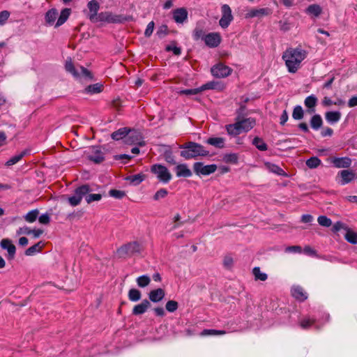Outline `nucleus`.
Here are the masks:
<instances>
[{
    "label": "nucleus",
    "instance_id": "dca6fc26",
    "mask_svg": "<svg viewBox=\"0 0 357 357\" xmlns=\"http://www.w3.org/2000/svg\"><path fill=\"white\" fill-rule=\"evenodd\" d=\"M87 6L89 10V19L91 22L96 23L98 16V11L100 8L99 3L96 0H91L88 3Z\"/></svg>",
    "mask_w": 357,
    "mask_h": 357
},
{
    "label": "nucleus",
    "instance_id": "774afa93",
    "mask_svg": "<svg viewBox=\"0 0 357 357\" xmlns=\"http://www.w3.org/2000/svg\"><path fill=\"white\" fill-rule=\"evenodd\" d=\"M302 251V248L301 246L298 245H292L289 246L285 248L286 252H298L301 253Z\"/></svg>",
    "mask_w": 357,
    "mask_h": 357
},
{
    "label": "nucleus",
    "instance_id": "393cba45",
    "mask_svg": "<svg viewBox=\"0 0 357 357\" xmlns=\"http://www.w3.org/2000/svg\"><path fill=\"white\" fill-rule=\"evenodd\" d=\"M225 86L222 82L216 81L208 82L202 86V91L208 89L222 91L225 89Z\"/></svg>",
    "mask_w": 357,
    "mask_h": 357
},
{
    "label": "nucleus",
    "instance_id": "3c124183",
    "mask_svg": "<svg viewBox=\"0 0 357 357\" xmlns=\"http://www.w3.org/2000/svg\"><path fill=\"white\" fill-rule=\"evenodd\" d=\"M38 215V211L37 209L29 211L24 217V220L28 222H33L36 220Z\"/></svg>",
    "mask_w": 357,
    "mask_h": 357
},
{
    "label": "nucleus",
    "instance_id": "de8ad7c7",
    "mask_svg": "<svg viewBox=\"0 0 357 357\" xmlns=\"http://www.w3.org/2000/svg\"><path fill=\"white\" fill-rule=\"evenodd\" d=\"M252 273L256 280L265 281L267 280V275L264 273H261L259 267H255L252 269Z\"/></svg>",
    "mask_w": 357,
    "mask_h": 357
},
{
    "label": "nucleus",
    "instance_id": "79ce46f5",
    "mask_svg": "<svg viewBox=\"0 0 357 357\" xmlns=\"http://www.w3.org/2000/svg\"><path fill=\"white\" fill-rule=\"evenodd\" d=\"M128 298L132 302H137L140 300L142 294L139 290L137 289H130L128 294Z\"/></svg>",
    "mask_w": 357,
    "mask_h": 357
},
{
    "label": "nucleus",
    "instance_id": "ea45409f",
    "mask_svg": "<svg viewBox=\"0 0 357 357\" xmlns=\"http://www.w3.org/2000/svg\"><path fill=\"white\" fill-rule=\"evenodd\" d=\"M145 179V175L144 174H137L135 175L129 176L126 178V180L130 181V183L137 185L141 183Z\"/></svg>",
    "mask_w": 357,
    "mask_h": 357
},
{
    "label": "nucleus",
    "instance_id": "ddd939ff",
    "mask_svg": "<svg viewBox=\"0 0 357 357\" xmlns=\"http://www.w3.org/2000/svg\"><path fill=\"white\" fill-rule=\"evenodd\" d=\"M125 143L128 144H137L140 146L145 145L139 132L129 129V132L125 139Z\"/></svg>",
    "mask_w": 357,
    "mask_h": 357
},
{
    "label": "nucleus",
    "instance_id": "e433bc0d",
    "mask_svg": "<svg viewBox=\"0 0 357 357\" xmlns=\"http://www.w3.org/2000/svg\"><path fill=\"white\" fill-rule=\"evenodd\" d=\"M43 245L44 243L42 241H39L38 243L26 249L25 251V255L26 256H32L34 254L40 252Z\"/></svg>",
    "mask_w": 357,
    "mask_h": 357
},
{
    "label": "nucleus",
    "instance_id": "f257e3e1",
    "mask_svg": "<svg viewBox=\"0 0 357 357\" xmlns=\"http://www.w3.org/2000/svg\"><path fill=\"white\" fill-rule=\"evenodd\" d=\"M306 56L307 52L301 47H289L284 52L282 59L285 61L288 71L295 73L300 68L301 62Z\"/></svg>",
    "mask_w": 357,
    "mask_h": 357
},
{
    "label": "nucleus",
    "instance_id": "1a4fd4ad",
    "mask_svg": "<svg viewBox=\"0 0 357 357\" xmlns=\"http://www.w3.org/2000/svg\"><path fill=\"white\" fill-rule=\"evenodd\" d=\"M357 178L356 173L351 169L340 171L336 176V180L341 185H344Z\"/></svg>",
    "mask_w": 357,
    "mask_h": 357
},
{
    "label": "nucleus",
    "instance_id": "c756f323",
    "mask_svg": "<svg viewBox=\"0 0 357 357\" xmlns=\"http://www.w3.org/2000/svg\"><path fill=\"white\" fill-rule=\"evenodd\" d=\"M292 296L297 300L303 301L307 299V294L304 291L303 289L299 286L294 287L291 289Z\"/></svg>",
    "mask_w": 357,
    "mask_h": 357
},
{
    "label": "nucleus",
    "instance_id": "8fccbe9b",
    "mask_svg": "<svg viewBox=\"0 0 357 357\" xmlns=\"http://www.w3.org/2000/svg\"><path fill=\"white\" fill-rule=\"evenodd\" d=\"M304 112L301 106L297 105L294 108L292 117L295 120H301L303 118Z\"/></svg>",
    "mask_w": 357,
    "mask_h": 357
},
{
    "label": "nucleus",
    "instance_id": "a19ab883",
    "mask_svg": "<svg viewBox=\"0 0 357 357\" xmlns=\"http://www.w3.org/2000/svg\"><path fill=\"white\" fill-rule=\"evenodd\" d=\"M252 144L259 151H266L268 149L267 144L264 142V140L259 137H255L252 140Z\"/></svg>",
    "mask_w": 357,
    "mask_h": 357
},
{
    "label": "nucleus",
    "instance_id": "4be33fe9",
    "mask_svg": "<svg viewBox=\"0 0 357 357\" xmlns=\"http://www.w3.org/2000/svg\"><path fill=\"white\" fill-rule=\"evenodd\" d=\"M318 99L314 95H310L305 98L304 100L305 106L307 108V112L309 114H313L315 112V107L317 104Z\"/></svg>",
    "mask_w": 357,
    "mask_h": 357
},
{
    "label": "nucleus",
    "instance_id": "0eeeda50",
    "mask_svg": "<svg viewBox=\"0 0 357 357\" xmlns=\"http://www.w3.org/2000/svg\"><path fill=\"white\" fill-rule=\"evenodd\" d=\"M245 109V107H241L237 112V115L235 120H238L240 123V127L242 132H248L256 125L255 119L250 117L245 118L243 115V112Z\"/></svg>",
    "mask_w": 357,
    "mask_h": 357
},
{
    "label": "nucleus",
    "instance_id": "39448f33",
    "mask_svg": "<svg viewBox=\"0 0 357 357\" xmlns=\"http://www.w3.org/2000/svg\"><path fill=\"white\" fill-rule=\"evenodd\" d=\"M65 68L66 71L71 73L75 77H85L92 79L91 73L83 66H78L77 68L73 65L71 59H68L66 61Z\"/></svg>",
    "mask_w": 357,
    "mask_h": 357
},
{
    "label": "nucleus",
    "instance_id": "72a5a7b5",
    "mask_svg": "<svg viewBox=\"0 0 357 357\" xmlns=\"http://www.w3.org/2000/svg\"><path fill=\"white\" fill-rule=\"evenodd\" d=\"M70 8H64L61 10L59 19L55 24V27H59L66 22L70 15Z\"/></svg>",
    "mask_w": 357,
    "mask_h": 357
},
{
    "label": "nucleus",
    "instance_id": "49530a36",
    "mask_svg": "<svg viewBox=\"0 0 357 357\" xmlns=\"http://www.w3.org/2000/svg\"><path fill=\"white\" fill-rule=\"evenodd\" d=\"M222 160L226 163L237 164L238 156L236 153H227L224 155Z\"/></svg>",
    "mask_w": 357,
    "mask_h": 357
},
{
    "label": "nucleus",
    "instance_id": "6ab92c4d",
    "mask_svg": "<svg viewBox=\"0 0 357 357\" xmlns=\"http://www.w3.org/2000/svg\"><path fill=\"white\" fill-rule=\"evenodd\" d=\"M0 245L3 249L8 251V258L10 259H13L15 255L16 248L15 245L12 243V241L8 238H4L1 240Z\"/></svg>",
    "mask_w": 357,
    "mask_h": 357
},
{
    "label": "nucleus",
    "instance_id": "338daca9",
    "mask_svg": "<svg viewBox=\"0 0 357 357\" xmlns=\"http://www.w3.org/2000/svg\"><path fill=\"white\" fill-rule=\"evenodd\" d=\"M168 33V27L167 25H162L159 27L158 30L157 31V35L162 38L166 36Z\"/></svg>",
    "mask_w": 357,
    "mask_h": 357
},
{
    "label": "nucleus",
    "instance_id": "e2e57ef3",
    "mask_svg": "<svg viewBox=\"0 0 357 357\" xmlns=\"http://www.w3.org/2000/svg\"><path fill=\"white\" fill-rule=\"evenodd\" d=\"M10 12L8 10H3L0 12V26L3 25L10 17Z\"/></svg>",
    "mask_w": 357,
    "mask_h": 357
},
{
    "label": "nucleus",
    "instance_id": "37998d69",
    "mask_svg": "<svg viewBox=\"0 0 357 357\" xmlns=\"http://www.w3.org/2000/svg\"><path fill=\"white\" fill-rule=\"evenodd\" d=\"M136 282L139 287L144 288L147 287L150 284L151 279L149 276L144 275L138 277L136 280Z\"/></svg>",
    "mask_w": 357,
    "mask_h": 357
},
{
    "label": "nucleus",
    "instance_id": "0e129e2a",
    "mask_svg": "<svg viewBox=\"0 0 357 357\" xmlns=\"http://www.w3.org/2000/svg\"><path fill=\"white\" fill-rule=\"evenodd\" d=\"M154 26H155V24H154L153 21L150 22L148 24L146 29L144 31V36L146 37H150L151 36V34L153 33V29H154Z\"/></svg>",
    "mask_w": 357,
    "mask_h": 357
},
{
    "label": "nucleus",
    "instance_id": "864d4df0",
    "mask_svg": "<svg viewBox=\"0 0 357 357\" xmlns=\"http://www.w3.org/2000/svg\"><path fill=\"white\" fill-rule=\"evenodd\" d=\"M315 323V319L310 317L304 318L301 320L300 326L303 329H307Z\"/></svg>",
    "mask_w": 357,
    "mask_h": 357
},
{
    "label": "nucleus",
    "instance_id": "473e14b6",
    "mask_svg": "<svg viewBox=\"0 0 357 357\" xmlns=\"http://www.w3.org/2000/svg\"><path fill=\"white\" fill-rule=\"evenodd\" d=\"M129 132V128H121L117 130L116 131L112 132V138L114 140H119L122 139H126L127 135Z\"/></svg>",
    "mask_w": 357,
    "mask_h": 357
},
{
    "label": "nucleus",
    "instance_id": "5fc2aeb1",
    "mask_svg": "<svg viewBox=\"0 0 357 357\" xmlns=\"http://www.w3.org/2000/svg\"><path fill=\"white\" fill-rule=\"evenodd\" d=\"M109 195L116 199H122L126 196V192L123 190L112 189L109 191Z\"/></svg>",
    "mask_w": 357,
    "mask_h": 357
},
{
    "label": "nucleus",
    "instance_id": "f8f14e48",
    "mask_svg": "<svg viewBox=\"0 0 357 357\" xmlns=\"http://www.w3.org/2000/svg\"><path fill=\"white\" fill-rule=\"evenodd\" d=\"M211 72L214 77L222 78L229 76L231 73V69L229 66L219 63L211 68Z\"/></svg>",
    "mask_w": 357,
    "mask_h": 357
},
{
    "label": "nucleus",
    "instance_id": "13d9d810",
    "mask_svg": "<svg viewBox=\"0 0 357 357\" xmlns=\"http://www.w3.org/2000/svg\"><path fill=\"white\" fill-rule=\"evenodd\" d=\"M178 307V302L175 301H169L165 305L166 310L169 312H175Z\"/></svg>",
    "mask_w": 357,
    "mask_h": 357
},
{
    "label": "nucleus",
    "instance_id": "680f3d73",
    "mask_svg": "<svg viewBox=\"0 0 357 357\" xmlns=\"http://www.w3.org/2000/svg\"><path fill=\"white\" fill-rule=\"evenodd\" d=\"M168 194V192L165 188H161L158 190L153 196L155 200H159L160 199L165 198Z\"/></svg>",
    "mask_w": 357,
    "mask_h": 357
},
{
    "label": "nucleus",
    "instance_id": "6e6d98bb",
    "mask_svg": "<svg viewBox=\"0 0 357 357\" xmlns=\"http://www.w3.org/2000/svg\"><path fill=\"white\" fill-rule=\"evenodd\" d=\"M167 52H173L175 55H180L181 54V49L176 46V42H173L171 45L165 47Z\"/></svg>",
    "mask_w": 357,
    "mask_h": 357
},
{
    "label": "nucleus",
    "instance_id": "2eb2a0df",
    "mask_svg": "<svg viewBox=\"0 0 357 357\" xmlns=\"http://www.w3.org/2000/svg\"><path fill=\"white\" fill-rule=\"evenodd\" d=\"M204 41L209 47H216L221 42V36L219 33H210L206 35Z\"/></svg>",
    "mask_w": 357,
    "mask_h": 357
},
{
    "label": "nucleus",
    "instance_id": "cd10ccee",
    "mask_svg": "<svg viewBox=\"0 0 357 357\" xmlns=\"http://www.w3.org/2000/svg\"><path fill=\"white\" fill-rule=\"evenodd\" d=\"M235 121L234 123L228 124L225 126L227 133L231 136H237L242 132L240 127V123L238 120Z\"/></svg>",
    "mask_w": 357,
    "mask_h": 357
},
{
    "label": "nucleus",
    "instance_id": "c03bdc74",
    "mask_svg": "<svg viewBox=\"0 0 357 357\" xmlns=\"http://www.w3.org/2000/svg\"><path fill=\"white\" fill-rule=\"evenodd\" d=\"M92 192L84 195V198L87 204H91L93 202H98L102 199V195L100 193L93 194Z\"/></svg>",
    "mask_w": 357,
    "mask_h": 357
},
{
    "label": "nucleus",
    "instance_id": "09e8293b",
    "mask_svg": "<svg viewBox=\"0 0 357 357\" xmlns=\"http://www.w3.org/2000/svg\"><path fill=\"white\" fill-rule=\"evenodd\" d=\"M226 334V331L223 330L204 329L201 333L202 336L206 335H222Z\"/></svg>",
    "mask_w": 357,
    "mask_h": 357
},
{
    "label": "nucleus",
    "instance_id": "9b49d317",
    "mask_svg": "<svg viewBox=\"0 0 357 357\" xmlns=\"http://www.w3.org/2000/svg\"><path fill=\"white\" fill-rule=\"evenodd\" d=\"M221 12L222 17L219 21V24L222 28L226 29L234 19L231 10L229 5L224 4L221 7Z\"/></svg>",
    "mask_w": 357,
    "mask_h": 357
},
{
    "label": "nucleus",
    "instance_id": "052dcab7",
    "mask_svg": "<svg viewBox=\"0 0 357 357\" xmlns=\"http://www.w3.org/2000/svg\"><path fill=\"white\" fill-rule=\"evenodd\" d=\"M234 265V259L231 256L226 255L223 259V266L227 269H230Z\"/></svg>",
    "mask_w": 357,
    "mask_h": 357
},
{
    "label": "nucleus",
    "instance_id": "412c9836",
    "mask_svg": "<svg viewBox=\"0 0 357 357\" xmlns=\"http://www.w3.org/2000/svg\"><path fill=\"white\" fill-rule=\"evenodd\" d=\"M165 296V290L161 288L151 290L149 294V298L150 301L153 303L161 301L164 298Z\"/></svg>",
    "mask_w": 357,
    "mask_h": 357
},
{
    "label": "nucleus",
    "instance_id": "5701e85b",
    "mask_svg": "<svg viewBox=\"0 0 357 357\" xmlns=\"http://www.w3.org/2000/svg\"><path fill=\"white\" fill-rule=\"evenodd\" d=\"M151 306L150 302L147 299H144L141 303L136 305L132 309V314L140 315L144 314Z\"/></svg>",
    "mask_w": 357,
    "mask_h": 357
},
{
    "label": "nucleus",
    "instance_id": "c9c22d12",
    "mask_svg": "<svg viewBox=\"0 0 357 357\" xmlns=\"http://www.w3.org/2000/svg\"><path fill=\"white\" fill-rule=\"evenodd\" d=\"M58 16L57 10L55 8H52L49 10L45 16V20L47 24L50 25H52L55 22L56 17Z\"/></svg>",
    "mask_w": 357,
    "mask_h": 357
},
{
    "label": "nucleus",
    "instance_id": "7ed1b4c3",
    "mask_svg": "<svg viewBox=\"0 0 357 357\" xmlns=\"http://www.w3.org/2000/svg\"><path fill=\"white\" fill-rule=\"evenodd\" d=\"M132 20V17L130 15L124 16L122 15H115L111 12H101L98 13L96 22H107V23H124Z\"/></svg>",
    "mask_w": 357,
    "mask_h": 357
},
{
    "label": "nucleus",
    "instance_id": "b1692460",
    "mask_svg": "<svg viewBox=\"0 0 357 357\" xmlns=\"http://www.w3.org/2000/svg\"><path fill=\"white\" fill-rule=\"evenodd\" d=\"M206 35L204 25L201 22H198L192 31L194 40L197 41L200 39L204 40Z\"/></svg>",
    "mask_w": 357,
    "mask_h": 357
},
{
    "label": "nucleus",
    "instance_id": "2f4dec72",
    "mask_svg": "<svg viewBox=\"0 0 357 357\" xmlns=\"http://www.w3.org/2000/svg\"><path fill=\"white\" fill-rule=\"evenodd\" d=\"M29 153L28 150H24L20 153L13 156L10 158L6 163L5 165L7 167L12 166L13 165H15L19 161H20L26 155H27Z\"/></svg>",
    "mask_w": 357,
    "mask_h": 357
},
{
    "label": "nucleus",
    "instance_id": "bb28decb",
    "mask_svg": "<svg viewBox=\"0 0 357 357\" xmlns=\"http://www.w3.org/2000/svg\"><path fill=\"white\" fill-rule=\"evenodd\" d=\"M342 114L339 111H330L325 113L326 121L330 124L337 123L341 119Z\"/></svg>",
    "mask_w": 357,
    "mask_h": 357
},
{
    "label": "nucleus",
    "instance_id": "7c9ffc66",
    "mask_svg": "<svg viewBox=\"0 0 357 357\" xmlns=\"http://www.w3.org/2000/svg\"><path fill=\"white\" fill-rule=\"evenodd\" d=\"M206 142L218 149H222L225 145V139L223 137H209Z\"/></svg>",
    "mask_w": 357,
    "mask_h": 357
},
{
    "label": "nucleus",
    "instance_id": "6e6552de",
    "mask_svg": "<svg viewBox=\"0 0 357 357\" xmlns=\"http://www.w3.org/2000/svg\"><path fill=\"white\" fill-rule=\"evenodd\" d=\"M151 170L157 176L158 178L163 183H168L172 178V174L167 168L162 165H153Z\"/></svg>",
    "mask_w": 357,
    "mask_h": 357
},
{
    "label": "nucleus",
    "instance_id": "603ef678",
    "mask_svg": "<svg viewBox=\"0 0 357 357\" xmlns=\"http://www.w3.org/2000/svg\"><path fill=\"white\" fill-rule=\"evenodd\" d=\"M345 239L352 243V244H357V234L352 231H347V232L345 234Z\"/></svg>",
    "mask_w": 357,
    "mask_h": 357
},
{
    "label": "nucleus",
    "instance_id": "4c0bfd02",
    "mask_svg": "<svg viewBox=\"0 0 357 357\" xmlns=\"http://www.w3.org/2000/svg\"><path fill=\"white\" fill-rule=\"evenodd\" d=\"M103 90V84L101 83H96L91 84L85 89V91L88 93L95 94L102 92Z\"/></svg>",
    "mask_w": 357,
    "mask_h": 357
},
{
    "label": "nucleus",
    "instance_id": "c85d7f7f",
    "mask_svg": "<svg viewBox=\"0 0 357 357\" xmlns=\"http://www.w3.org/2000/svg\"><path fill=\"white\" fill-rule=\"evenodd\" d=\"M264 165L266 168L272 173H274L279 176H283L285 177L288 176V174L277 165L271 162H266Z\"/></svg>",
    "mask_w": 357,
    "mask_h": 357
},
{
    "label": "nucleus",
    "instance_id": "58836bf2",
    "mask_svg": "<svg viewBox=\"0 0 357 357\" xmlns=\"http://www.w3.org/2000/svg\"><path fill=\"white\" fill-rule=\"evenodd\" d=\"M323 124V121L319 114H314L310 119V126L314 130H319Z\"/></svg>",
    "mask_w": 357,
    "mask_h": 357
},
{
    "label": "nucleus",
    "instance_id": "423d86ee",
    "mask_svg": "<svg viewBox=\"0 0 357 357\" xmlns=\"http://www.w3.org/2000/svg\"><path fill=\"white\" fill-rule=\"evenodd\" d=\"M91 192H93V189L88 184L79 186L75 190L74 195L68 197V203L73 206H76L80 204L84 195Z\"/></svg>",
    "mask_w": 357,
    "mask_h": 357
},
{
    "label": "nucleus",
    "instance_id": "f03ea898",
    "mask_svg": "<svg viewBox=\"0 0 357 357\" xmlns=\"http://www.w3.org/2000/svg\"><path fill=\"white\" fill-rule=\"evenodd\" d=\"M179 148L183 149L181 151V156L186 160L209 155V152L202 145L193 142H188L181 144Z\"/></svg>",
    "mask_w": 357,
    "mask_h": 357
},
{
    "label": "nucleus",
    "instance_id": "a878e982",
    "mask_svg": "<svg viewBox=\"0 0 357 357\" xmlns=\"http://www.w3.org/2000/svg\"><path fill=\"white\" fill-rule=\"evenodd\" d=\"M176 174L178 177H190L192 176L191 170L185 164L178 165L175 167Z\"/></svg>",
    "mask_w": 357,
    "mask_h": 357
},
{
    "label": "nucleus",
    "instance_id": "f704fd0d",
    "mask_svg": "<svg viewBox=\"0 0 357 357\" xmlns=\"http://www.w3.org/2000/svg\"><path fill=\"white\" fill-rule=\"evenodd\" d=\"M305 12L309 15L317 17L322 13V8L318 4H311L306 8Z\"/></svg>",
    "mask_w": 357,
    "mask_h": 357
},
{
    "label": "nucleus",
    "instance_id": "aec40b11",
    "mask_svg": "<svg viewBox=\"0 0 357 357\" xmlns=\"http://www.w3.org/2000/svg\"><path fill=\"white\" fill-rule=\"evenodd\" d=\"M91 153L89 155V159L96 164L102 162L104 160V155L100 149L97 146L91 147Z\"/></svg>",
    "mask_w": 357,
    "mask_h": 357
},
{
    "label": "nucleus",
    "instance_id": "bf43d9fd",
    "mask_svg": "<svg viewBox=\"0 0 357 357\" xmlns=\"http://www.w3.org/2000/svg\"><path fill=\"white\" fill-rule=\"evenodd\" d=\"M202 91V86L197 89H185L181 91L179 93L180 94H183L186 96H193L197 95Z\"/></svg>",
    "mask_w": 357,
    "mask_h": 357
},
{
    "label": "nucleus",
    "instance_id": "f3484780",
    "mask_svg": "<svg viewBox=\"0 0 357 357\" xmlns=\"http://www.w3.org/2000/svg\"><path fill=\"white\" fill-rule=\"evenodd\" d=\"M331 163L335 168H349L351 167L352 160L349 157L331 158Z\"/></svg>",
    "mask_w": 357,
    "mask_h": 357
},
{
    "label": "nucleus",
    "instance_id": "a211bd4d",
    "mask_svg": "<svg viewBox=\"0 0 357 357\" xmlns=\"http://www.w3.org/2000/svg\"><path fill=\"white\" fill-rule=\"evenodd\" d=\"M188 11L185 8H179L173 10V19L178 24H183L188 19Z\"/></svg>",
    "mask_w": 357,
    "mask_h": 357
},
{
    "label": "nucleus",
    "instance_id": "4d7b16f0",
    "mask_svg": "<svg viewBox=\"0 0 357 357\" xmlns=\"http://www.w3.org/2000/svg\"><path fill=\"white\" fill-rule=\"evenodd\" d=\"M318 223L323 227H328L332 225V221L330 218L325 215H321L317 219Z\"/></svg>",
    "mask_w": 357,
    "mask_h": 357
},
{
    "label": "nucleus",
    "instance_id": "a18cd8bd",
    "mask_svg": "<svg viewBox=\"0 0 357 357\" xmlns=\"http://www.w3.org/2000/svg\"><path fill=\"white\" fill-rule=\"evenodd\" d=\"M321 163V160L317 157H311L306 160V165L310 169L318 167Z\"/></svg>",
    "mask_w": 357,
    "mask_h": 357
},
{
    "label": "nucleus",
    "instance_id": "20e7f679",
    "mask_svg": "<svg viewBox=\"0 0 357 357\" xmlns=\"http://www.w3.org/2000/svg\"><path fill=\"white\" fill-rule=\"evenodd\" d=\"M142 250L143 246L139 243L132 241L121 246L117 250V254L119 257H126L137 253H140Z\"/></svg>",
    "mask_w": 357,
    "mask_h": 357
},
{
    "label": "nucleus",
    "instance_id": "4468645a",
    "mask_svg": "<svg viewBox=\"0 0 357 357\" xmlns=\"http://www.w3.org/2000/svg\"><path fill=\"white\" fill-rule=\"evenodd\" d=\"M271 13L272 10L268 8H252L246 13L245 17L247 19L253 17H261L264 16L269 15Z\"/></svg>",
    "mask_w": 357,
    "mask_h": 357
},
{
    "label": "nucleus",
    "instance_id": "9d476101",
    "mask_svg": "<svg viewBox=\"0 0 357 357\" xmlns=\"http://www.w3.org/2000/svg\"><path fill=\"white\" fill-rule=\"evenodd\" d=\"M193 169L195 174L199 176H206L214 173L217 169V165L215 164L204 165L202 162H197L193 165Z\"/></svg>",
    "mask_w": 357,
    "mask_h": 357
},
{
    "label": "nucleus",
    "instance_id": "69168bd1",
    "mask_svg": "<svg viewBox=\"0 0 357 357\" xmlns=\"http://www.w3.org/2000/svg\"><path fill=\"white\" fill-rule=\"evenodd\" d=\"M165 160L170 164L175 165L176 161L171 151H166L164 154Z\"/></svg>",
    "mask_w": 357,
    "mask_h": 357
}]
</instances>
